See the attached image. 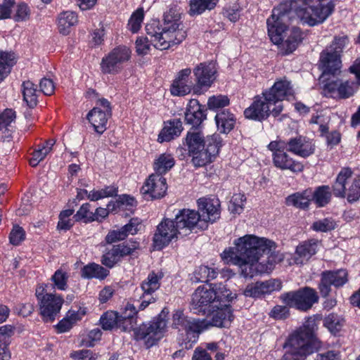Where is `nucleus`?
<instances>
[{
    "instance_id": "64",
    "label": "nucleus",
    "mask_w": 360,
    "mask_h": 360,
    "mask_svg": "<svg viewBox=\"0 0 360 360\" xmlns=\"http://www.w3.org/2000/svg\"><path fill=\"white\" fill-rule=\"evenodd\" d=\"M189 7L188 13L191 15H200L207 10L202 0H191Z\"/></svg>"
},
{
    "instance_id": "3",
    "label": "nucleus",
    "mask_w": 360,
    "mask_h": 360,
    "mask_svg": "<svg viewBox=\"0 0 360 360\" xmlns=\"http://www.w3.org/2000/svg\"><path fill=\"white\" fill-rule=\"evenodd\" d=\"M164 21L162 27L157 21L146 25V37H140L136 40V51L139 55L148 53L150 45L157 49L166 50L180 44L186 38V31L180 27L181 22L179 14H174L170 10L165 14Z\"/></svg>"
},
{
    "instance_id": "45",
    "label": "nucleus",
    "mask_w": 360,
    "mask_h": 360,
    "mask_svg": "<svg viewBox=\"0 0 360 360\" xmlns=\"http://www.w3.org/2000/svg\"><path fill=\"white\" fill-rule=\"evenodd\" d=\"M103 329L111 330L114 327L119 328L118 313L115 311H107L100 319Z\"/></svg>"
},
{
    "instance_id": "33",
    "label": "nucleus",
    "mask_w": 360,
    "mask_h": 360,
    "mask_svg": "<svg viewBox=\"0 0 360 360\" xmlns=\"http://www.w3.org/2000/svg\"><path fill=\"white\" fill-rule=\"evenodd\" d=\"M21 91L23 101L30 108H34L38 103L39 91L37 90V86L32 81L27 80L22 82Z\"/></svg>"
},
{
    "instance_id": "30",
    "label": "nucleus",
    "mask_w": 360,
    "mask_h": 360,
    "mask_svg": "<svg viewBox=\"0 0 360 360\" xmlns=\"http://www.w3.org/2000/svg\"><path fill=\"white\" fill-rule=\"evenodd\" d=\"M206 115L196 99H191L185 112V121L193 127L199 126L205 119Z\"/></svg>"
},
{
    "instance_id": "4",
    "label": "nucleus",
    "mask_w": 360,
    "mask_h": 360,
    "mask_svg": "<svg viewBox=\"0 0 360 360\" xmlns=\"http://www.w3.org/2000/svg\"><path fill=\"white\" fill-rule=\"evenodd\" d=\"M136 314V307L132 304L127 302L120 314H118L119 328L123 331L134 330L136 339L143 340L146 347L150 348L156 345L164 337L167 331V312L162 310L151 321L143 323L135 329Z\"/></svg>"
},
{
    "instance_id": "48",
    "label": "nucleus",
    "mask_w": 360,
    "mask_h": 360,
    "mask_svg": "<svg viewBox=\"0 0 360 360\" xmlns=\"http://www.w3.org/2000/svg\"><path fill=\"white\" fill-rule=\"evenodd\" d=\"M144 18V12L143 8H138L136 11H134L128 22L129 29L134 33L137 32L143 22Z\"/></svg>"
},
{
    "instance_id": "42",
    "label": "nucleus",
    "mask_w": 360,
    "mask_h": 360,
    "mask_svg": "<svg viewBox=\"0 0 360 360\" xmlns=\"http://www.w3.org/2000/svg\"><path fill=\"white\" fill-rule=\"evenodd\" d=\"M331 192L328 186L318 187L312 192L311 200H314L318 207H324L330 200Z\"/></svg>"
},
{
    "instance_id": "20",
    "label": "nucleus",
    "mask_w": 360,
    "mask_h": 360,
    "mask_svg": "<svg viewBox=\"0 0 360 360\" xmlns=\"http://www.w3.org/2000/svg\"><path fill=\"white\" fill-rule=\"evenodd\" d=\"M167 190V180L163 175L153 173L144 182L141 192L151 199L162 198Z\"/></svg>"
},
{
    "instance_id": "43",
    "label": "nucleus",
    "mask_w": 360,
    "mask_h": 360,
    "mask_svg": "<svg viewBox=\"0 0 360 360\" xmlns=\"http://www.w3.org/2000/svg\"><path fill=\"white\" fill-rule=\"evenodd\" d=\"M117 188L114 186H108L99 190H92L89 191L88 200L91 201H98L99 200L113 197L117 195Z\"/></svg>"
},
{
    "instance_id": "59",
    "label": "nucleus",
    "mask_w": 360,
    "mask_h": 360,
    "mask_svg": "<svg viewBox=\"0 0 360 360\" xmlns=\"http://www.w3.org/2000/svg\"><path fill=\"white\" fill-rule=\"evenodd\" d=\"M15 113L11 109H6L0 113V130L6 129L15 120Z\"/></svg>"
},
{
    "instance_id": "56",
    "label": "nucleus",
    "mask_w": 360,
    "mask_h": 360,
    "mask_svg": "<svg viewBox=\"0 0 360 360\" xmlns=\"http://www.w3.org/2000/svg\"><path fill=\"white\" fill-rule=\"evenodd\" d=\"M70 357L73 360H96L98 356L89 349H79L72 352Z\"/></svg>"
},
{
    "instance_id": "22",
    "label": "nucleus",
    "mask_w": 360,
    "mask_h": 360,
    "mask_svg": "<svg viewBox=\"0 0 360 360\" xmlns=\"http://www.w3.org/2000/svg\"><path fill=\"white\" fill-rule=\"evenodd\" d=\"M217 69L212 63H201L193 69L196 82L195 92H198V88L208 89L216 79Z\"/></svg>"
},
{
    "instance_id": "17",
    "label": "nucleus",
    "mask_w": 360,
    "mask_h": 360,
    "mask_svg": "<svg viewBox=\"0 0 360 360\" xmlns=\"http://www.w3.org/2000/svg\"><path fill=\"white\" fill-rule=\"evenodd\" d=\"M347 281V272L345 269L323 271L319 285L320 293L323 297H326L330 292L332 285L338 288L342 286Z\"/></svg>"
},
{
    "instance_id": "5",
    "label": "nucleus",
    "mask_w": 360,
    "mask_h": 360,
    "mask_svg": "<svg viewBox=\"0 0 360 360\" xmlns=\"http://www.w3.org/2000/svg\"><path fill=\"white\" fill-rule=\"evenodd\" d=\"M186 140L189 155L195 167L211 162L221 146V139L217 134L205 137L200 131H188Z\"/></svg>"
},
{
    "instance_id": "61",
    "label": "nucleus",
    "mask_w": 360,
    "mask_h": 360,
    "mask_svg": "<svg viewBox=\"0 0 360 360\" xmlns=\"http://www.w3.org/2000/svg\"><path fill=\"white\" fill-rule=\"evenodd\" d=\"M30 9L29 6L25 3H20L18 5L15 20L16 21H26L30 18Z\"/></svg>"
},
{
    "instance_id": "37",
    "label": "nucleus",
    "mask_w": 360,
    "mask_h": 360,
    "mask_svg": "<svg viewBox=\"0 0 360 360\" xmlns=\"http://www.w3.org/2000/svg\"><path fill=\"white\" fill-rule=\"evenodd\" d=\"M15 62L16 58L14 53L0 51V83L9 75Z\"/></svg>"
},
{
    "instance_id": "53",
    "label": "nucleus",
    "mask_w": 360,
    "mask_h": 360,
    "mask_svg": "<svg viewBox=\"0 0 360 360\" xmlns=\"http://www.w3.org/2000/svg\"><path fill=\"white\" fill-rule=\"evenodd\" d=\"M120 260V258L117 254V252L112 246L110 250L103 254L101 262L104 266L108 268H112Z\"/></svg>"
},
{
    "instance_id": "63",
    "label": "nucleus",
    "mask_w": 360,
    "mask_h": 360,
    "mask_svg": "<svg viewBox=\"0 0 360 360\" xmlns=\"http://www.w3.org/2000/svg\"><path fill=\"white\" fill-rule=\"evenodd\" d=\"M189 7L188 13L191 15H200L207 10L202 0H191Z\"/></svg>"
},
{
    "instance_id": "60",
    "label": "nucleus",
    "mask_w": 360,
    "mask_h": 360,
    "mask_svg": "<svg viewBox=\"0 0 360 360\" xmlns=\"http://www.w3.org/2000/svg\"><path fill=\"white\" fill-rule=\"evenodd\" d=\"M127 237V233L122 227L116 230L110 231L105 236V241L108 243H113L119 240H122Z\"/></svg>"
},
{
    "instance_id": "50",
    "label": "nucleus",
    "mask_w": 360,
    "mask_h": 360,
    "mask_svg": "<svg viewBox=\"0 0 360 360\" xmlns=\"http://www.w3.org/2000/svg\"><path fill=\"white\" fill-rule=\"evenodd\" d=\"M259 283L263 295L278 291L282 288V282L278 279L272 278Z\"/></svg>"
},
{
    "instance_id": "38",
    "label": "nucleus",
    "mask_w": 360,
    "mask_h": 360,
    "mask_svg": "<svg viewBox=\"0 0 360 360\" xmlns=\"http://www.w3.org/2000/svg\"><path fill=\"white\" fill-rule=\"evenodd\" d=\"M14 333V328L11 325L0 327V360H10L11 354L7 348V339Z\"/></svg>"
},
{
    "instance_id": "29",
    "label": "nucleus",
    "mask_w": 360,
    "mask_h": 360,
    "mask_svg": "<svg viewBox=\"0 0 360 360\" xmlns=\"http://www.w3.org/2000/svg\"><path fill=\"white\" fill-rule=\"evenodd\" d=\"M319 241L315 239H310L300 243L296 248L294 262L301 264L309 260L317 252Z\"/></svg>"
},
{
    "instance_id": "16",
    "label": "nucleus",
    "mask_w": 360,
    "mask_h": 360,
    "mask_svg": "<svg viewBox=\"0 0 360 360\" xmlns=\"http://www.w3.org/2000/svg\"><path fill=\"white\" fill-rule=\"evenodd\" d=\"M274 107H275V103L269 101L264 91L262 95L254 98L252 103L245 110L244 115L250 120L262 121L272 114Z\"/></svg>"
},
{
    "instance_id": "62",
    "label": "nucleus",
    "mask_w": 360,
    "mask_h": 360,
    "mask_svg": "<svg viewBox=\"0 0 360 360\" xmlns=\"http://www.w3.org/2000/svg\"><path fill=\"white\" fill-rule=\"evenodd\" d=\"M243 295L245 297L254 298L262 296L263 295L259 281L248 285L243 291Z\"/></svg>"
},
{
    "instance_id": "44",
    "label": "nucleus",
    "mask_w": 360,
    "mask_h": 360,
    "mask_svg": "<svg viewBox=\"0 0 360 360\" xmlns=\"http://www.w3.org/2000/svg\"><path fill=\"white\" fill-rule=\"evenodd\" d=\"M324 326L332 333H336L340 330L344 324V319L335 314H330L323 321Z\"/></svg>"
},
{
    "instance_id": "41",
    "label": "nucleus",
    "mask_w": 360,
    "mask_h": 360,
    "mask_svg": "<svg viewBox=\"0 0 360 360\" xmlns=\"http://www.w3.org/2000/svg\"><path fill=\"white\" fill-rule=\"evenodd\" d=\"M218 272L207 266H200L193 272L191 281L195 283L207 282L217 277Z\"/></svg>"
},
{
    "instance_id": "12",
    "label": "nucleus",
    "mask_w": 360,
    "mask_h": 360,
    "mask_svg": "<svg viewBox=\"0 0 360 360\" xmlns=\"http://www.w3.org/2000/svg\"><path fill=\"white\" fill-rule=\"evenodd\" d=\"M131 51L126 46L113 49L103 58L101 63V71L105 74L115 75L121 72L123 65L131 58Z\"/></svg>"
},
{
    "instance_id": "21",
    "label": "nucleus",
    "mask_w": 360,
    "mask_h": 360,
    "mask_svg": "<svg viewBox=\"0 0 360 360\" xmlns=\"http://www.w3.org/2000/svg\"><path fill=\"white\" fill-rule=\"evenodd\" d=\"M175 221L181 230V236L188 235L195 228L200 229L201 219L198 212L189 209L179 210Z\"/></svg>"
},
{
    "instance_id": "40",
    "label": "nucleus",
    "mask_w": 360,
    "mask_h": 360,
    "mask_svg": "<svg viewBox=\"0 0 360 360\" xmlns=\"http://www.w3.org/2000/svg\"><path fill=\"white\" fill-rule=\"evenodd\" d=\"M109 274V271L102 266L92 263L84 266L82 269V276L84 278L103 279Z\"/></svg>"
},
{
    "instance_id": "49",
    "label": "nucleus",
    "mask_w": 360,
    "mask_h": 360,
    "mask_svg": "<svg viewBox=\"0 0 360 360\" xmlns=\"http://www.w3.org/2000/svg\"><path fill=\"white\" fill-rule=\"evenodd\" d=\"M229 105V99L224 95L212 96L208 98L207 107L210 110H217Z\"/></svg>"
},
{
    "instance_id": "57",
    "label": "nucleus",
    "mask_w": 360,
    "mask_h": 360,
    "mask_svg": "<svg viewBox=\"0 0 360 360\" xmlns=\"http://www.w3.org/2000/svg\"><path fill=\"white\" fill-rule=\"evenodd\" d=\"M346 196L349 202H355L360 198V180L357 179L348 187Z\"/></svg>"
},
{
    "instance_id": "18",
    "label": "nucleus",
    "mask_w": 360,
    "mask_h": 360,
    "mask_svg": "<svg viewBox=\"0 0 360 360\" xmlns=\"http://www.w3.org/2000/svg\"><path fill=\"white\" fill-rule=\"evenodd\" d=\"M199 215L201 219L200 229L207 227V223H213L219 218V202L217 199L202 198L198 200Z\"/></svg>"
},
{
    "instance_id": "32",
    "label": "nucleus",
    "mask_w": 360,
    "mask_h": 360,
    "mask_svg": "<svg viewBox=\"0 0 360 360\" xmlns=\"http://www.w3.org/2000/svg\"><path fill=\"white\" fill-rule=\"evenodd\" d=\"M215 122L221 133L228 134L233 129L236 118L229 110H223L215 115Z\"/></svg>"
},
{
    "instance_id": "54",
    "label": "nucleus",
    "mask_w": 360,
    "mask_h": 360,
    "mask_svg": "<svg viewBox=\"0 0 360 360\" xmlns=\"http://www.w3.org/2000/svg\"><path fill=\"white\" fill-rule=\"evenodd\" d=\"M311 227L316 231L327 232L335 229V222L331 219L326 218L316 221Z\"/></svg>"
},
{
    "instance_id": "26",
    "label": "nucleus",
    "mask_w": 360,
    "mask_h": 360,
    "mask_svg": "<svg viewBox=\"0 0 360 360\" xmlns=\"http://www.w3.org/2000/svg\"><path fill=\"white\" fill-rule=\"evenodd\" d=\"M191 73L190 68L181 70L170 87L171 94L176 96H183L188 94L193 86L189 76Z\"/></svg>"
},
{
    "instance_id": "28",
    "label": "nucleus",
    "mask_w": 360,
    "mask_h": 360,
    "mask_svg": "<svg viewBox=\"0 0 360 360\" xmlns=\"http://www.w3.org/2000/svg\"><path fill=\"white\" fill-rule=\"evenodd\" d=\"M357 179L353 176V172L349 167L342 168L338 176L336 181L333 186V193L337 197L345 198L348 187L356 181Z\"/></svg>"
},
{
    "instance_id": "19",
    "label": "nucleus",
    "mask_w": 360,
    "mask_h": 360,
    "mask_svg": "<svg viewBox=\"0 0 360 360\" xmlns=\"http://www.w3.org/2000/svg\"><path fill=\"white\" fill-rule=\"evenodd\" d=\"M163 277L162 272L155 271L150 272L147 278L142 282L141 288L143 291L141 296V303L140 304L139 309L143 310L150 303H153L155 301V298L153 296V294L159 289L160 286V280Z\"/></svg>"
},
{
    "instance_id": "39",
    "label": "nucleus",
    "mask_w": 360,
    "mask_h": 360,
    "mask_svg": "<svg viewBox=\"0 0 360 360\" xmlns=\"http://www.w3.org/2000/svg\"><path fill=\"white\" fill-rule=\"evenodd\" d=\"M312 191L306 190L302 193H296L286 198V204L299 208H306L311 200Z\"/></svg>"
},
{
    "instance_id": "9",
    "label": "nucleus",
    "mask_w": 360,
    "mask_h": 360,
    "mask_svg": "<svg viewBox=\"0 0 360 360\" xmlns=\"http://www.w3.org/2000/svg\"><path fill=\"white\" fill-rule=\"evenodd\" d=\"M268 148L272 153L273 163L276 167L292 172H300L303 170V165L293 160L285 151L286 142L281 140L271 141Z\"/></svg>"
},
{
    "instance_id": "46",
    "label": "nucleus",
    "mask_w": 360,
    "mask_h": 360,
    "mask_svg": "<svg viewBox=\"0 0 360 360\" xmlns=\"http://www.w3.org/2000/svg\"><path fill=\"white\" fill-rule=\"evenodd\" d=\"M245 201L246 198L244 194L235 193L231 199L229 205V210L233 214H240L244 209Z\"/></svg>"
},
{
    "instance_id": "6",
    "label": "nucleus",
    "mask_w": 360,
    "mask_h": 360,
    "mask_svg": "<svg viewBox=\"0 0 360 360\" xmlns=\"http://www.w3.org/2000/svg\"><path fill=\"white\" fill-rule=\"evenodd\" d=\"M315 321L309 319L304 326L292 333L284 345L286 352L282 360H304L314 352Z\"/></svg>"
},
{
    "instance_id": "10",
    "label": "nucleus",
    "mask_w": 360,
    "mask_h": 360,
    "mask_svg": "<svg viewBox=\"0 0 360 360\" xmlns=\"http://www.w3.org/2000/svg\"><path fill=\"white\" fill-rule=\"evenodd\" d=\"M281 299L289 307H295L301 311H307L319 300L316 290L309 287H304L295 291L283 293Z\"/></svg>"
},
{
    "instance_id": "58",
    "label": "nucleus",
    "mask_w": 360,
    "mask_h": 360,
    "mask_svg": "<svg viewBox=\"0 0 360 360\" xmlns=\"http://www.w3.org/2000/svg\"><path fill=\"white\" fill-rule=\"evenodd\" d=\"M115 209V204L112 203V202H110L107 205V208L98 207L95 212H93V217L91 220H92V221H101L108 216L110 210H113Z\"/></svg>"
},
{
    "instance_id": "8",
    "label": "nucleus",
    "mask_w": 360,
    "mask_h": 360,
    "mask_svg": "<svg viewBox=\"0 0 360 360\" xmlns=\"http://www.w3.org/2000/svg\"><path fill=\"white\" fill-rule=\"evenodd\" d=\"M35 295L39 302L40 314L46 322H52L60 312L64 300L56 293H46L45 286L37 287Z\"/></svg>"
},
{
    "instance_id": "23",
    "label": "nucleus",
    "mask_w": 360,
    "mask_h": 360,
    "mask_svg": "<svg viewBox=\"0 0 360 360\" xmlns=\"http://www.w3.org/2000/svg\"><path fill=\"white\" fill-rule=\"evenodd\" d=\"M229 302H222V304H220L218 308L211 309V321L205 319V321L207 323L206 330L209 329L211 326L219 328H228L230 326L233 319V315L231 307L228 304Z\"/></svg>"
},
{
    "instance_id": "36",
    "label": "nucleus",
    "mask_w": 360,
    "mask_h": 360,
    "mask_svg": "<svg viewBox=\"0 0 360 360\" xmlns=\"http://www.w3.org/2000/svg\"><path fill=\"white\" fill-rule=\"evenodd\" d=\"M78 22L77 15L75 12L65 11L60 14L58 19V30L60 34L67 35L70 28Z\"/></svg>"
},
{
    "instance_id": "25",
    "label": "nucleus",
    "mask_w": 360,
    "mask_h": 360,
    "mask_svg": "<svg viewBox=\"0 0 360 360\" xmlns=\"http://www.w3.org/2000/svg\"><path fill=\"white\" fill-rule=\"evenodd\" d=\"M357 84L354 82L336 80L325 86V91L333 97L347 98L354 95L357 89Z\"/></svg>"
},
{
    "instance_id": "31",
    "label": "nucleus",
    "mask_w": 360,
    "mask_h": 360,
    "mask_svg": "<svg viewBox=\"0 0 360 360\" xmlns=\"http://www.w3.org/2000/svg\"><path fill=\"white\" fill-rule=\"evenodd\" d=\"M183 130L182 122L180 119H173L165 122L160 131L158 141L160 143L169 141L179 136Z\"/></svg>"
},
{
    "instance_id": "14",
    "label": "nucleus",
    "mask_w": 360,
    "mask_h": 360,
    "mask_svg": "<svg viewBox=\"0 0 360 360\" xmlns=\"http://www.w3.org/2000/svg\"><path fill=\"white\" fill-rule=\"evenodd\" d=\"M181 236V230L174 220L163 219L157 226L153 236V245L157 250H161L168 245L173 240Z\"/></svg>"
},
{
    "instance_id": "1",
    "label": "nucleus",
    "mask_w": 360,
    "mask_h": 360,
    "mask_svg": "<svg viewBox=\"0 0 360 360\" xmlns=\"http://www.w3.org/2000/svg\"><path fill=\"white\" fill-rule=\"evenodd\" d=\"M300 1L302 6L299 7L288 1L280 4L266 20L268 35L284 55L292 53L303 39L300 28L290 27L295 15L302 23L314 26L324 22L334 10L333 1L324 4L326 0Z\"/></svg>"
},
{
    "instance_id": "52",
    "label": "nucleus",
    "mask_w": 360,
    "mask_h": 360,
    "mask_svg": "<svg viewBox=\"0 0 360 360\" xmlns=\"http://www.w3.org/2000/svg\"><path fill=\"white\" fill-rule=\"evenodd\" d=\"M25 239V231L18 225H14L9 234L10 243L13 245H19Z\"/></svg>"
},
{
    "instance_id": "47",
    "label": "nucleus",
    "mask_w": 360,
    "mask_h": 360,
    "mask_svg": "<svg viewBox=\"0 0 360 360\" xmlns=\"http://www.w3.org/2000/svg\"><path fill=\"white\" fill-rule=\"evenodd\" d=\"M68 274L62 269H58L51 276V281L54 284V288L59 290H65L68 288Z\"/></svg>"
},
{
    "instance_id": "15",
    "label": "nucleus",
    "mask_w": 360,
    "mask_h": 360,
    "mask_svg": "<svg viewBox=\"0 0 360 360\" xmlns=\"http://www.w3.org/2000/svg\"><path fill=\"white\" fill-rule=\"evenodd\" d=\"M111 115L110 102L105 98L98 99L96 106L88 113L87 120L95 131L101 134L106 129L108 117Z\"/></svg>"
},
{
    "instance_id": "27",
    "label": "nucleus",
    "mask_w": 360,
    "mask_h": 360,
    "mask_svg": "<svg viewBox=\"0 0 360 360\" xmlns=\"http://www.w3.org/2000/svg\"><path fill=\"white\" fill-rule=\"evenodd\" d=\"M288 150L302 158H307L315 150V145L310 139L299 136L286 142Z\"/></svg>"
},
{
    "instance_id": "24",
    "label": "nucleus",
    "mask_w": 360,
    "mask_h": 360,
    "mask_svg": "<svg viewBox=\"0 0 360 360\" xmlns=\"http://www.w3.org/2000/svg\"><path fill=\"white\" fill-rule=\"evenodd\" d=\"M342 62L339 53H333L327 49L320 56L319 68L323 75H335L340 72Z\"/></svg>"
},
{
    "instance_id": "55",
    "label": "nucleus",
    "mask_w": 360,
    "mask_h": 360,
    "mask_svg": "<svg viewBox=\"0 0 360 360\" xmlns=\"http://www.w3.org/2000/svg\"><path fill=\"white\" fill-rule=\"evenodd\" d=\"M348 43L349 39L347 36L335 37L330 46L326 49L333 53H339L340 56V53Z\"/></svg>"
},
{
    "instance_id": "7",
    "label": "nucleus",
    "mask_w": 360,
    "mask_h": 360,
    "mask_svg": "<svg viewBox=\"0 0 360 360\" xmlns=\"http://www.w3.org/2000/svg\"><path fill=\"white\" fill-rule=\"evenodd\" d=\"M236 298V294L232 293L223 283H215L206 286H199L192 295L191 307L195 312L218 308L222 302H231Z\"/></svg>"
},
{
    "instance_id": "2",
    "label": "nucleus",
    "mask_w": 360,
    "mask_h": 360,
    "mask_svg": "<svg viewBox=\"0 0 360 360\" xmlns=\"http://www.w3.org/2000/svg\"><path fill=\"white\" fill-rule=\"evenodd\" d=\"M233 245L225 249L221 257L225 263L238 266L245 278L271 270L284 259L282 253L275 252L276 243L265 238L245 235L235 240Z\"/></svg>"
},
{
    "instance_id": "11",
    "label": "nucleus",
    "mask_w": 360,
    "mask_h": 360,
    "mask_svg": "<svg viewBox=\"0 0 360 360\" xmlns=\"http://www.w3.org/2000/svg\"><path fill=\"white\" fill-rule=\"evenodd\" d=\"M172 326L179 331H185L187 335H192L189 341L195 342L200 333L206 330L207 323L205 319H195L186 316L181 310H176L172 315Z\"/></svg>"
},
{
    "instance_id": "13",
    "label": "nucleus",
    "mask_w": 360,
    "mask_h": 360,
    "mask_svg": "<svg viewBox=\"0 0 360 360\" xmlns=\"http://www.w3.org/2000/svg\"><path fill=\"white\" fill-rule=\"evenodd\" d=\"M264 92L268 100L275 103V107L272 108V115L276 117L283 110V100L285 98L289 99L290 97L292 96L294 90L290 81L283 77L276 80L274 84Z\"/></svg>"
},
{
    "instance_id": "35",
    "label": "nucleus",
    "mask_w": 360,
    "mask_h": 360,
    "mask_svg": "<svg viewBox=\"0 0 360 360\" xmlns=\"http://www.w3.org/2000/svg\"><path fill=\"white\" fill-rule=\"evenodd\" d=\"M56 141L53 139H49L41 145H39L35 149L30 160V164L32 167H36L39 163L44 160L46 157L52 151L53 146Z\"/></svg>"
},
{
    "instance_id": "51",
    "label": "nucleus",
    "mask_w": 360,
    "mask_h": 360,
    "mask_svg": "<svg viewBox=\"0 0 360 360\" xmlns=\"http://www.w3.org/2000/svg\"><path fill=\"white\" fill-rule=\"evenodd\" d=\"M91 206L89 202L84 203L73 217L75 221H84L85 223L92 222L93 212Z\"/></svg>"
},
{
    "instance_id": "34",
    "label": "nucleus",
    "mask_w": 360,
    "mask_h": 360,
    "mask_svg": "<svg viewBox=\"0 0 360 360\" xmlns=\"http://www.w3.org/2000/svg\"><path fill=\"white\" fill-rule=\"evenodd\" d=\"M175 160L169 153H162L158 155L153 164L155 173L164 175L168 172L174 165Z\"/></svg>"
}]
</instances>
